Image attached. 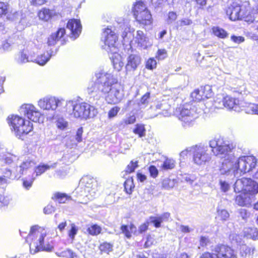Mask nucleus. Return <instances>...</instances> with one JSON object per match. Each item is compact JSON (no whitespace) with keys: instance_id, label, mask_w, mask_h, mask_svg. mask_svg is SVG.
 Masks as SVG:
<instances>
[{"instance_id":"cd10ccee","label":"nucleus","mask_w":258,"mask_h":258,"mask_svg":"<svg viewBox=\"0 0 258 258\" xmlns=\"http://www.w3.org/2000/svg\"><path fill=\"white\" fill-rule=\"evenodd\" d=\"M121 231L126 237L130 238L132 236V233L137 234V228L135 226L131 224L129 226L122 225L120 228Z\"/></svg>"},{"instance_id":"5fc2aeb1","label":"nucleus","mask_w":258,"mask_h":258,"mask_svg":"<svg viewBox=\"0 0 258 258\" xmlns=\"http://www.w3.org/2000/svg\"><path fill=\"white\" fill-rule=\"evenodd\" d=\"M138 166V161H136L134 162L132 161L127 165L126 171L128 173L133 172Z\"/></svg>"},{"instance_id":"f257e3e1","label":"nucleus","mask_w":258,"mask_h":258,"mask_svg":"<svg viewBox=\"0 0 258 258\" xmlns=\"http://www.w3.org/2000/svg\"><path fill=\"white\" fill-rule=\"evenodd\" d=\"M212 151L217 156L224 158L220 171L222 174L239 177L247 172L243 157L237 158L231 154L232 146L223 138H215L209 142Z\"/></svg>"},{"instance_id":"13d9d810","label":"nucleus","mask_w":258,"mask_h":258,"mask_svg":"<svg viewBox=\"0 0 258 258\" xmlns=\"http://www.w3.org/2000/svg\"><path fill=\"white\" fill-rule=\"evenodd\" d=\"M167 57V51L164 49H159L157 52L156 57L159 59H163Z\"/></svg>"},{"instance_id":"bf43d9fd","label":"nucleus","mask_w":258,"mask_h":258,"mask_svg":"<svg viewBox=\"0 0 258 258\" xmlns=\"http://www.w3.org/2000/svg\"><path fill=\"white\" fill-rule=\"evenodd\" d=\"M8 10V4L4 2H0V15L7 14Z\"/></svg>"},{"instance_id":"393cba45","label":"nucleus","mask_w":258,"mask_h":258,"mask_svg":"<svg viewBox=\"0 0 258 258\" xmlns=\"http://www.w3.org/2000/svg\"><path fill=\"white\" fill-rule=\"evenodd\" d=\"M15 61L19 64H22L30 61L27 54V51L25 50L20 51L15 55Z\"/></svg>"},{"instance_id":"423d86ee","label":"nucleus","mask_w":258,"mask_h":258,"mask_svg":"<svg viewBox=\"0 0 258 258\" xmlns=\"http://www.w3.org/2000/svg\"><path fill=\"white\" fill-rule=\"evenodd\" d=\"M36 236V239L35 240L34 242H31L30 244V252L34 254L37 251L42 249L47 251H51L53 246L49 244H45L44 239L46 236L45 233H40L37 230L36 226H32L30 230L28 238L33 239V237Z\"/></svg>"},{"instance_id":"2f4dec72","label":"nucleus","mask_w":258,"mask_h":258,"mask_svg":"<svg viewBox=\"0 0 258 258\" xmlns=\"http://www.w3.org/2000/svg\"><path fill=\"white\" fill-rule=\"evenodd\" d=\"M212 33L215 36L221 39H225L228 37V33L218 26H214L212 28Z\"/></svg>"},{"instance_id":"4468645a","label":"nucleus","mask_w":258,"mask_h":258,"mask_svg":"<svg viewBox=\"0 0 258 258\" xmlns=\"http://www.w3.org/2000/svg\"><path fill=\"white\" fill-rule=\"evenodd\" d=\"M212 250L216 258H237L234 251L227 245L218 244L216 245Z\"/></svg>"},{"instance_id":"e2e57ef3","label":"nucleus","mask_w":258,"mask_h":258,"mask_svg":"<svg viewBox=\"0 0 258 258\" xmlns=\"http://www.w3.org/2000/svg\"><path fill=\"white\" fill-rule=\"evenodd\" d=\"M149 97L150 94L146 93L142 97L140 100V103H139V105L141 108L143 107L144 106H143L145 105L148 103V99L149 98Z\"/></svg>"},{"instance_id":"2eb2a0df","label":"nucleus","mask_w":258,"mask_h":258,"mask_svg":"<svg viewBox=\"0 0 258 258\" xmlns=\"http://www.w3.org/2000/svg\"><path fill=\"white\" fill-rule=\"evenodd\" d=\"M67 28L70 31V37L75 39L79 37L81 31L82 25L79 19H70L67 23Z\"/></svg>"},{"instance_id":"a211bd4d","label":"nucleus","mask_w":258,"mask_h":258,"mask_svg":"<svg viewBox=\"0 0 258 258\" xmlns=\"http://www.w3.org/2000/svg\"><path fill=\"white\" fill-rule=\"evenodd\" d=\"M110 53H111L110 58L114 69L118 72L120 71L124 66L121 56L117 52V51H113Z\"/></svg>"},{"instance_id":"0e129e2a","label":"nucleus","mask_w":258,"mask_h":258,"mask_svg":"<svg viewBox=\"0 0 258 258\" xmlns=\"http://www.w3.org/2000/svg\"><path fill=\"white\" fill-rule=\"evenodd\" d=\"M124 122L126 124H133L136 121V117L134 115H130L126 116V118L123 120Z\"/></svg>"},{"instance_id":"5701e85b","label":"nucleus","mask_w":258,"mask_h":258,"mask_svg":"<svg viewBox=\"0 0 258 258\" xmlns=\"http://www.w3.org/2000/svg\"><path fill=\"white\" fill-rule=\"evenodd\" d=\"M65 33L66 30L64 28H60L56 33L51 34L48 38L47 43L48 45H54L56 42L63 37Z\"/></svg>"},{"instance_id":"a18cd8bd","label":"nucleus","mask_w":258,"mask_h":258,"mask_svg":"<svg viewBox=\"0 0 258 258\" xmlns=\"http://www.w3.org/2000/svg\"><path fill=\"white\" fill-rule=\"evenodd\" d=\"M78 230L79 229L78 227H77L74 223H72L71 224V229L68 231V235L72 240H74L75 237L77 234Z\"/></svg>"},{"instance_id":"7ed1b4c3","label":"nucleus","mask_w":258,"mask_h":258,"mask_svg":"<svg viewBox=\"0 0 258 258\" xmlns=\"http://www.w3.org/2000/svg\"><path fill=\"white\" fill-rule=\"evenodd\" d=\"M65 103L66 111L75 118L87 119L93 118L98 113L97 109L87 103H78L76 101L64 102L58 98L47 96L40 99L38 105L44 110L54 111Z\"/></svg>"},{"instance_id":"6e6552de","label":"nucleus","mask_w":258,"mask_h":258,"mask_svg":"<svg viewBox=\"0 0 258 258\" xmlns=\"http://www.w3.org/2000/svg\"><path fill=\"white\" fill-rule=\"evenodd\" d=\"M192 151V162L198 166L205 165L211 159L208 147L203 145H195L190 147Z\"/></svg>"},{"instance_id":"603ef678","label":"nucleus","mask_w":258,"mask_h":258,"mask_svg":"<svg viewBox=\"0 0 258 258\" xmlns=\"http://www.w3.org/2000/svg\"><path fill=\"white\" fill-rule=\"evenodd\" d=\"M177 18V15L176 12L171 11L169 12L168 14V17L166 20L168 24H171L174 22Z\"/></svg>"},{"instance_id":"72a5a7b5","label":"nucleus","mask_w":258,"mask_h":258,"mask_svg":"<svg viewBox=\"0 0 258 258\" xmlns=\"http://www.w3.org/2000/svg\"><path fill=\"white\" fill-rule=\"evenodd\" d=\"M52 199L61 204L65 203L67 201L71 200L70 196H68L66 194L60 192L55 193Z\"/></svg>"},{"instance_id":"f704fd0d","label":"nucleus","mask_w":258,"mask_h":258,"mask_svg":"<svg viewBox=\"0 0 258 258\" xmlns=\"http://www.w3.org/2000/svg\"><path fill=\"white\" fill-rule=\"evenodd\" d=\"M203 91L200 88L195 90L191 93V97L195 101H200L205 98L206 95H204Z\"/></svg>"},{"instance_id":"69168bd1","label":"nucleus","mask_w":258,"mask_h":258,"mask_svg":"<svg viewBox=\"0 0 258 258\" xmlns=\"http://www.w3.org/2000/svg\"><path fill=\"white\" fill-rule=\"evenodd\" d=\"M83 133V127H79L76 132V135L75 136V139L77 142H81L82 141Z\"/></svg>"},{"instance_id":"8fccbe9b","label":"nucleus","mask_w":258,"mask_h":258,"mask_svg":"<svg viewBox=\"0 0 258 258\" xmlns=\"http://www.w3.org/2000/svg\"><path fill=\"white\" fill-rule=\"evenodd\" d=\"M157 65L156 60L153 57L149 58L146 63V68L149 70H153L156 68Z\"/></svg>"},{"instance_id":"b1692460","label":"nucleus","mask_w":258,"mask_h":258,"mask_svg":"<svg viewBox=\"0 0 258 258\" xmlns=\"http://www.w3.org/2000/svg\"><path fill=\"white\" fill-rule=\"evenodd\" d=\"M225 107L231 109H233L235 110H236L237 106L239 105V101L238 99L232 98L229 96H225Z\"/></svg>"},{"instance_id":"e433bc0d","label":"nucleus","mask_w":258,"mask_h":258,"mask_svg":"<svg viewBox=\"0 0 258 258\" xmlns=\"http://www.w3.org/2000/svg\"><path fill=\"white\" fill-rule=\"evenodd\" d=\"M236 214L239 220L241 219L244 221H246L250 216V213L245 209H238Z\"/></svg>"},{"instance_id":"3c124183","label":"nucleus","mask_w":258,"mask_h":258,"mask_svg":"<svg viewBox=\"0 0 258 258\" xmlns=\"http://www.w3.org/2000/svg\"><path fill=\"white\" fill-rule=\"evenodd\" d=\"M149 222L153 224L156 228H159L161 226V224L162 222L159 216L150 217Z\"/></svg>"},{"instance_id":"a19ab883","label":"nucleus","mask_w":258,"mask_h":258,"mask_svg":"<svg viewBox=\"0 0 258 258\" xmlns=\"http://www.w3.org/2000/svg\"><path fill=\"white\" fill-rule=\"evenodd\" d=\"M230 239L231 240L232 243L237 244L238 247H240V245L242 244H245L244 242L242 240L241 236L239 235L236 234H231L230 235Z\"/></svg>"},{"instance_id":"6e6d98bb","label":"nucleus","mask_w":258,"mask_h":258,"mask_svg":"<svg viewBox=\"0 0 258 258\" xmlns=\"http://www.w3.org/2000/svg\"><path fill=\"white\" fill-rule=\"evenodd\" d=\"M120 27L121 29L123 30V32L122 33V37L124 38L126 36L127 33L130 31V27L127 22H123L122 25H121Z\"/></svg>"},{"instance_id":"052dcab7","label":"nucleus","mask_w":258,"mask_h":258,"mask_svg":"<svg viewBox=\"0 0 258 258\" xmlns=\"http://www.w3.org/2000/svg\"><path fill=\"white\" fill-rule=\"evenodd\" d=\"M154 242V238L151 235H148L147 237V239L145 243L144 247L145 248H148L153 245Z\"/></svg>"},{"instance_id":"4c0bfd02","label":"nucleus","mask_w":258,"mask_h":258,"mask_svg":"<svg viewBox=\"0 0 258 258\" xmlns=\"http://www.w3.org/2000/svg\"><path fill=\"white\" fill-rule=\"evenodd\" d=\"M175 167V161L172 159L167 158L163 162L161 167L163 170L172 169Z\"/></svg>"},{"instance_id":"4d7b16f0","label":"nucleus","mask_w":258,"mask_h":258,"mask_svg":"<svg viewBox=\"0 0 258 258\" xmlns=\"http://www.w3.org/2000/svg\"><path fill=\"white\" fill-rule=\"evenodd\" d=\"M120 110V108L117 106H114L112 107L108 113V115L109 118H112L115 116L119 111Z\"/></svg>"},{"instance_id":"c85d7f7f","label":"nucleus","mask_w":258,"mask_h":258,"mask_svg":"<svg viewBox=\"0 0 258 258\" xmlns=\"http://www.w3.org/2000/svg\"><path fill=\"white\" fill-rule=\"evenodd\" d=\"M244 236L247 238L256 240L258 239V229L256 228H245L243 230Z\"/></svg>"},{"instance_id":"0eeeda50","label":"nucleus","mask_w":258,"mask_h":258,"mask_svg":"<svg viewBox=\"0 0 258 258\" xmlns=\"http://www.w3.org/2000/svg\"><path fill=\"white\" fill-rule=\"evenodd\" d=\"M234 189L235 192L243 191L252 199L258 193V183L250 178H242L236 181Z\"/></svg>"},{"instance_id":"bb28decb","label":"nucleus","mask_w":258,"mask_h":258,"mask_svg":"<svg viewBox=\"0 0 258 258\" xmlns=\"http://www.w3.org/2000/svg\"><path fill=\"white\" fill-rule=\"evenodd\" d=\"M55 15V11L47 8L42 9L38 13L40 19L47 21Z\"/></svg>"},{"instance_id":"ddd939ff","label":"nucleus","mask_w":258,"mask_h":258,"mask_svg":"<svg viewBox=\"0 0 258 258\" xmlns=\"http://www.w3.org/2000/svg\"><path fill=\"white\" fill-rule=\"evenodd\" d=\"M132 11L137 21L143 22L141 15L144 14L146 17V23L149 22L148 19L150 18V12L143 2L138 1L136 2V4L134 6ZM144 23H146L145 22Z\"/></svg>"},{"instance_id":"864d4df0","label":"nucleus","mask_w":258,"mask_h":258,"mask_svg":"<svg viewBox=\"0 0 258 258\" xmlns=\"http://www.w3.org/2000/svg\"><path fill=\"white\" fill-rule=\"evenodd\" d=\"M201 89L203 91L204 95H206L205 98H208L211 97L212 92L210 86L207 85L204 87H201Z\"/></svg>"},{"instance_id":"c9c22d12","label":"nucleus","mask_w":258,"mask_h":258,"mask_svg":"<svg viewBox=\"0 0 258 258\" xmlns=\"http://www.w3.org/2000/svg\"><path fill=\"white\" fill-rule=\"evenodd\" d=\"M3 167H4L3 166ZM11 171L8 169L7 168H2L0 174H2L3 176H0V183L3 184L7 182V179L6 178H9L11 175Z\"/></svg>"},{"instance_id":"20e7f679","label":"nucleus","mask_w":258,"mask_h":258,"mask_svg":"<svg viewBox=\"0 0 258 258\" xmlns=\"http://www.w3.org/2000/svg\"><path fill=\"white\" fill-rule=\"evenodd\" d=\"M247 3H242L237 0L231 4L226 10V14L232 21L244 19L245 21L255 23V29L258 30V11L248 13V9Z\"/></svg>"},{"instance_id":"412c9836","label":"nucleus","mask_w":258,"mask_h":258,"mask_svg":"<svg viewBox=\"0 0 258 258\" xmlns=\"http://www.w3.org/2000/svg\"><path fill=\"white\" fill-rule=\"evenodd\" d=\"M35 164V162L30 160H27L23 162L20 166L17 167V174L15 177L20 178L26 170L34 166Z\"/></svg>"},{"instance_id":"09e8293b","label":"nucleus","mask_w":258,"mask_h":258,"mask_svg":"<svg viewBox=\"0 0 258 258\" xmlns=\"http://www.w3.org/2000/svg\"><path fill=\"white\" fill-rule=\"evenodd\" d=\"M56 125L60 130H66L68 126V122L63 118H58L56 121Z\"/></svg>"},{"instance_id":"37998d69","label":"nucleus","mask_w":258,"mask_h":258,"mask_svg":"<svg viewBox=\"0 0 258 258\" xmlns=\"http://www.w3.org/2000/svg\"><path fill=\"white\" fill-rule=\"evenodd\" d=\"M87 231L92 235H97L101 232V228L99 226L94 224L88 227Z\"/></svg>"},{"instance_id":"f3484780","label":"nucleus","mask_w":258,"mask_h":258,"mask_svg":"<svg viewBox=\"0 0 258 258\" xmlns=\"http://www.w3.org/2000/svg\"><path fill=\"white\" fill-rule=\"evenodd\" d=\"M141 62V57L137 54L130 55L127 59V63L125 66L126 72L135 71Z\"/></svg>"},{"instance_id":"ea45409f","label":"nucleus","mask_w":258,"mask_h":258,"mask_svg":"<svg viewBox=\"0 0 258 258\" xmlns=\"http://www.w3.org/2000/svg\"><path fill=\"white\" fill-rule=\"evenodd\" d=\"M217 216L223 221H227L230 216L228 212L225 209H220L218 208L217 209Z\"/></svg>"},{"instance_id":"f8f14e48","label":"nucleus","mask_w":258,"mask_h":258,"mask_svg":"<svg viewBox=\"0 0 258 258\" xmlns=\"http://www.w3.org/2000/svg\"><path fill=\"white\" fill-rule=\"evenodd\" d=\"M188 106H184L180 111L179 119L184 123V125H190L196 118L198 117L196 107H188Z\"/></svg>"},{"instance_id":"39448f33","label":"nucleus","mask_w":258,"mask_h":258,"mask_svg":"<svg viewBox=\"0 0 258 258\" xmlns=\"http://www.w3.org/2000/svg\"><path fill=\"white\" fill-rule=\"evenodd\" d=\"M8 123L16 136L21 138L33 130L32 123L30 120L17 115H11L8 117Z\"/></svg>"},{"instance_id":"c756f323","label":"nucleus","mask_w":258,"mask_h":258,"mask_svg":"<svg viewBox=\"0 0 258 258\" xmlns=\"http://www.w3.org/2000/svg\"><path fill=\"white\" fill-rule=\"evenodd\" d=\"M57 256L66 258H79L78 255L73 250L68 248L60 252H56Z\"/></svg>"},{"instance_id":"9d476101","label":"nucleus","mask_w":258,"mask_h":258,"mask_svg":"<svg viewBox=\"0 0 258 258\" xmlns=\"http://www.w3.org/2000/svg\"><path fill=\"white\" fill-rule=\"evenodd\" d=\"M80 186L84 190V196L88 199L95 197L97 191V183L94 179L88 176H84L80 181Z\"/></svg>"},{"instance_id":"7c9ffc66","label":"nucleus","mask_w":258,"mask_h":258,"mask_svg":"<svg viewBox=\"0 0 258 258\" xmlns=\"http://www.w3.org/2000/svg\"><path fill=\"white\" fill-rule=\"evenodd\" d=\"M51 56L50 52L47 51L43 54L38 55L35 59V62L40 66H44L49 60Z\"/></svg>"},{"instance_id":"9b49d317","label":"nucleus","mask_w":258,"mask_h":258,"mask_svg":"<svg viewBox=\"0 0 258 258\" xmlns=\"http://www.w3.org/2000/svg\"><path fill=\"white\" fill-rule=\"evenodd\" d=\"M117 39L116 35L110 29L107 28L102 34V40L104 41V49L109 53L113 51H118L115 46Z\"/></svg>"},{"instance_id":"a878e982","label":"nucleus","mask_w":258,"mask_h":258,"mask_svg":"<svg viewBox=\"0 0 258 258\" xmlns=\"http://www.w3.org/2000/svg\"><path fill=\"white\" fill-rule=\"evenodd\" d=\"M245 164L246 166L247 172L254 168L256 165L257 160L253 156H242Z\"/></svg>"},{"instance_id":"473e14b6","label":"nucleus","mask_w":258,"mask_h":258,"mask_svg":"<svg viewBox=\"0 0 258 258\" xmlns=\"http://www.w3.org/2000/svg\"><path fill=\"white\" fill-rule=\"evenodd\" d=\"M57 165V163L55 162L48 165H42L38 166L35 169L36 176L40 175L44 173L46 170L50 168H54Z\"/></svg>"},{"instance_id":"6ab92c4d","label":"nucleus","mask_w":258,"mask_h":258,"mask_svg":"<svg viewBox=\"0 0 258 258\" xmlns=\"http://www.w3.org/2000/svg\"><path fill=\"white\" fill-rule=\"evenodd\" d=\"M22 16L21 12L12 10L7 13V19L11 21H16L20 19L19 23L23 25V27L20 29H23L24 26H26V23L24 18H22Z\"/></svg>"},{"instance_id":"4be33fe9","label":"nucleus","mask_w":258,"mask_h":258,"mask_svg":"<svg viewBox=\"0 0 258 258\" xmlns=\"http://www.w3.org/2000/svg\"><path fill=\"white\" fill-rule=\"evenodd\" d=\"M240 192L241 193L236 197L235 203L236 204L240 206H246L250 204L252 199L250 196L243 191Z\"/></svg>"},{"instance_id":"79ce46f5","label":"nucleus","mask_w":258,"mask_h":258,"mask_svg":"<svg viewBox=\"0 0 258 258\" xmlns=\"http://www.w3.org/2000/svg\"><path fill=\"white\" fill-rule=\"evenodd\" d=\"M133 132L136 134H138L139 137L141 138L145 136L146 130L143 124H137L134 129Z\"/></svg>"},{"instance_id":"dca6fc26","label":"nucleus","mask_w":258,"mask_h":258,"mask_svg":"<svg viewBox=\"0 0 258 258\" xmlns=\"http://www.w3.org/2000/svg\"><path fill=\"white\" fill-rule=\"evenodd\" d=\"M134 41L137 44L138 46L143 49H146L151 44L149 39L142 31L138 30L134 36Z\"/></svg>"},{"instance_id":"1a4fd4ad","label":"nucleus","mask_w":258,"mask_h":258,"mask_svg":"<svg viewBox=\"0 0 258 258\" xmlns=\"http://www.w3.org/2000/svg\"><path fill=\"white\" fill-rule=\"evenodd\" d=\"M20 113L34 122H43V117L39 110L31 104L22 105L19 110Z\"/></svg>"},{"instance_id":"aec40b11","label":"nucleus","mask_w":258,"mask_h":258,"mask_svg":"<svg viewBox=\"0 0 258 258\" xmlns=\"http://www.w3.org/2000/svg\"><path fill=\"white\" fill-rule=\"evenodd\" d=\"M239 253L241 258H252L254 248L248 246L245 244L240 245L237 247Z\"/></svg>"},{"instance_id":"58836bf2","label":"nucleus","mask_w":258,"mask_h":258,"mask_svg":"<svg viewBox=\"0 0 258 258\" xmlns=\"http://www.w3.org/2000/svg\"><path fill=\"white\" fill-rule=\"evenodd\" d=\"M225 96L222 95H218L214 101V106L217 108H223L225 107Z\"/></svg>"},{"instance_id":"338daca9","label":"nucleus","mask_w":258,"mask_h":258,"mask_svg":"<svg viewBox=\"0 0 258 258\" xmlns=\"http://www.w3.org/2000/svg\"><path fill=\"white\" fill-rule=\"evenodd\" d=\"M220 184L221 190L224 192H226L230 188L229 184L225 181L220 180Z\"/></svg>"},{"instance_id":"680f3d73","label":"nucleus","mask_w":258,"mask_h":258,"mask_svg":"<svg viewBox=\"0 0 258 258\" xmlns=\"http://www.w3.org/2000/svg\"><path fill=\"white\" fill-rule=\"evenodd\" d=\"M149 171L150 173L151 176L155 178L157 176L158 174V171L157 169V168L153 165H151L149 168Z\"/></svg>"},{"instance_id":"49530a36","label":"nucleus","mask_w":258,"mask_h":258,"mask_svg":"<svg viewBox=\"0 0 258 258\" xmlns=\"http://www.w3.org/2000/svg\"><path fill=\"white\" fill-rule=\"evenodd\" d=\"M100 249L102 252L109 253L112 250V245L107 242H104L100 245Z\"/></svg>"},{"instance_id":"f03ea898","label":"nucleus","mask_w":258,"mask_h":258,"mask_svg":"<svg viewBox=\"0 0 258 258\" xmlns=\"http://www.w3.org/2000/svg\"><path fill=\"white\" fill-rule=\"evenodd\" d=\"M95 81L89 83L87 90L89 94L105 95V100L109 104H117L122 100L123 94L118 80L110 73L102 69L95 73Z\"/></svg>"},{"instance_id":"de8ad7c7","label":"nucleus","mask_w":258,"mask_h":258,"mask_svg":"<svg viewBox=\"0 0 258 258\" xmlns=\"http://www.w3.org/2000/svg\"><path fill=\"white\" fill-rule=\"evenodd\" d=\"M246 112L258 115V104H249L247 107Z\"/></svg>"},{"instance_id":"774afa93","label":"nucleus","mask_w":258,"mask_h":258,"mask_svg":"<svg viewBox=\"0 0 258 258\" xmlns=\"http://www.w3.org/2000/svg\"><path fill=\"white\" fill-rule=\"evenodd\" d=\"M199 258H216V256L214 252L210 253L206 252L203 253Z\"/></svg>"},{"instance_id":"c03bdc74","label":"nucleus","mask_w":258,"mask_h":258,"mask_svg":"<svg viewBox=\"0 0 258 258\" xmlns=\"http://www.w3.org/2000/svg\"><path fill=\"white\" fill-rule=\"evenodd\" d=\"M12 198L10 196L4 195L0 192V206H8Z\"/></svg>"}]
</instances>
